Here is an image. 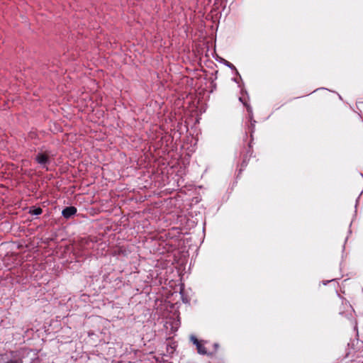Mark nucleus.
Listing matches in <instances>:
<instances>
[{"mask_svg":"<svg viewBox=\"0 0 363 363\" xmlns=\"http://www.w3.org/2000/svg\"><path fill=\"white\" fill-rule=\"evenodd\" d=\"M190 340L193 342V344L196 345L199 354L202 355H207L211 357V363H225V360L223 358H217L216 357V353L219 347V345L218 343H214L213 345L214 348L213 351L208 352L206 347H205V345L208 343L207 341L199 340L194 335L191 336Z\"/></svg>","mask_w":363,"mask_h":363,"instance_id":"nucleus-1","label":"nucleus"},{"mask_svg":"<svg viewBox=\"0 0 363 363\" xmlns=\"http://www.w3.org/2000/svg\"><path fill=\"white\" fill-rule=\"evenodd\" d=\"M77 213V208L74 206H68L62 210V215L65 218H69Z\"/></svg>","mask_w":363,"mask_h":363,"instance_id":"nucleus-5","label":"nucleus"},{"mask_svg":"<svg viewBox=\"0 0 363 363\" xmlns=\"http://www.w3.org/2000/svg\"><path fill=\"white\" fill-rule=\"evenodd\" d=\"M35 161L38 164L45 167L47 164H50V154L45 151L44 152H38L35 156Z\"/></svg>","mask_w":363,"mask_h":363,"instance_id":"nucleus-3","label":"nucleus"},{"mask_svg":"<svg viewBox=\"0 0 363 363\" xmlns=\"http://www.w3.org/2000/svg\"><path fill=\"white\" fill-rule=\"evenodd\" d=\"M256 121L252 119V116L250 117V123L247 125L248 126V132L250 134V141L248 143L247 147H245V152H242L243 158L241 162V169L240 171L242 170L245 167H247L248 162L250 160V157L252 155L253 150L252 147V142L253 140V133L255 132V125Z\"/></svg>","mask_w":363,"mask_h":363,"instance_id":"nucleus-2","label":"nucleus"},{"mask_svg":"<svg viewBox=\"0 0 363 363\" xmlns=\"http://www.w3.org/2000/svg\"><path fill=\"white\" fill-rule=\"evenodd\" d=\"M226 65L228 67H229L230 68H231L232 69H235L236 70L235 67L232 63H230V62H229L228 61H226Z\"/></svg>","mask_w":363,"mask_h":363,"instance_id":"nucleus-7","label":"nucleus"},{"mask_svg":"<svg viewBox=\"0 0 363 363\" xmlns=\"http://www.w3.org/2000/svg\"><path fill=\"white\" fill-rule=\"evenodd\" d=\"M11 358L7 359L4 363H23V356L17 351H11Z\"/></svg>","mask_w":363,"mask_h":363,"instance_id":"nucleus-4","label":"nucleus"},{"mask_svg":"<svg viewBox=\"0 0 363 363\" xmlns=\"http://www.w3.org/2000/svg\"><path fill=\"white\" fill-rule=\"evenodd\" d=\"M170 347H171V350H172V352L174 350L175 346L174 345V346L171 345Z\"/></svg>","mask_w":363,"mask_h":363,"instance_id":"nucleus-8","label":"nucleus"},{"mask_svg":"<svg viewBox=\"0 0 363 363\" xmlns=\"http://www.w3.org/2000/svg\"><path fill=\"white\" fill-rule=\"evenodd\" d=\"M43 213V210L40 207L33 206L29 210V213L31 215L39 216Z\"/></svg>","mask_w":363,"mask_h":363,"instance_id":"nucleus-6","label":"nucleus"}]
</instances>
